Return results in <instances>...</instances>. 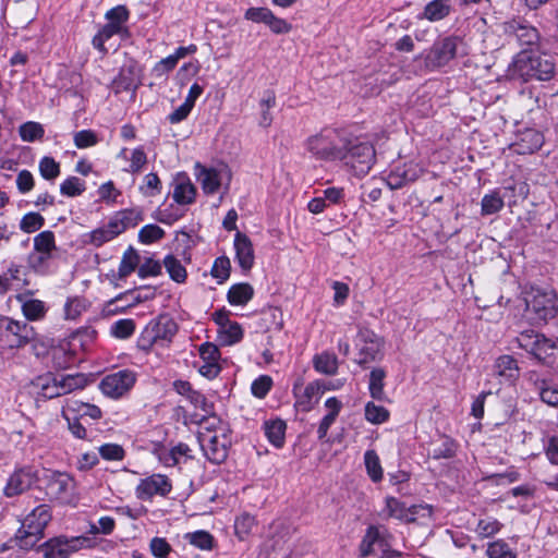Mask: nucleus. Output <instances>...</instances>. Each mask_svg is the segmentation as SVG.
I'll return each instance as SVG.
<instances>
[{
    "mask_svg": "<svg viewBox=\"0 0 558 558\" xmlns=\"http://www.w3.org/2000/svg\"><path fill=\"white\" fill-rule=\"evenodd\" d=\"M511 74L523 81H550L556 74L555 58L536 50H522L513 59Z\"/></svg>",
    "mask_w": 558,
    "mask_h": 558,
    "instance_id": "nucleus-1",
    "label": "nucleus"
},
{
    "mask_svg": "<svg viewBox=\"0 0 558 558\" xmlns=\"http://www.w3.org/2000/svg\"><path fill=\"white\" fill-rule=\"evenodd\" d=\"M525 316L534 325H543L558 315V296L548 287L526 286L522 291Z\"/></svg>",
    "mask_w": 558,
    "mask_h": 558,
    "instance_id": "nucleus-2",
    "label": "nucleus"
},
{
    "mask_svg": "<svg viewBox=\"0 0 558 558\" xmlns=\"http://www.w3.org/2000/svg\"><path fill=\"white\" fill-rule=\"evenodd\" d=\"M348 145L349 138L345 133L332 128L320 130L305 142L306 150L316 159L325 161L339 160Z\"/></svg>",
    "mask_w": 558,
    "mask_h": 558,
    "instance_id": "nucleus-3",
    "label": "nucleus"
},
{
    "mask_svg": "<svg viewBox=\"0 0 558 558\" xmlns=\"http://www.w3.org/2000/svg\"><path fill=\"white\" fill-rule=\"evenodd\" d=\"M51 520L50 509L47 505H39L25 517L21 527L11 538L22 550H29L44 537V530Z\"/></svg>",
    "mask_w": 558,
    "mask_h": 558,
    "instance_id": "nucleus-4",
    "label": "nucleus"
},
{
    "mask_svg": "<svg viewBox=\"0 0 558 558\" xmlns=\"http://www.w3.org/2000/svg\"><path fill=\"white\" fill-rule=\"evenodd\" d=\"M177 393L181 396L180 402H187L195 409H201L204 414H195V422H197L202 428L201 433H219L221 427H227L222 421L211 413L213 404L207 398L195 390L193 386H173Z\"/></svg>",
    "mask_w": 558,
    "mask_h": 558,
    "instance_id": "nucleus-5",
    "label": "nucleus"
},
{
    "mask_svg": "<svg viewBox=\"0 0 558 558\" xmlns=\"http://www.w3.org/2000/svg\"><path fill=\"white\" fill-rule=\"evenodd\" d=\"M375 158L376 151L371 143L349 138V145L342 150L339 160L343 161L354 174L362 177L372 169Z\"/></svg>",
    "mask_w": 558,
    "mask_h": 558,
    "instance_id": "nucleus-6",
    "label": "nucleus"
},
{
    "mask_svg": "<svg viewBox=\"0 0 558 558\" xmlns=\"http://www.w3.org/2000/svg\"><path fill=\"white\" fill-rule=\"evenodd\" d=\"M34 328L24 322L9 317L0 318V345L3 348H21L34 338Z\"/></svg>",
    "mask_w": 558,
    "mask_h": 558,
    "instance_id": "nucleus-7",
    "label": "nucleus"
},
{
    "mask_svg": "<svg viewBox=\"0 0 558 558\" xmlns=\"http://www.w3.org/2000/svg\"><path fill=\"white\" fill-rule=\"evenodd\" d=\"M199 444L206 458L215 463H222L227 457L231 439L228 427H221L219 433H199Z\"/></svg>",
    "mask_w": 558,
    "mask_h": 558,
    "instance_id": "nucleus-8",
    "label": "nucleus"
},
{
    "mask_svg": "<svg viewBox=\"0 0 558 558\" xmlns=\"http://www.w3.org/2000/svg\"><path fill=\"white\" fill-rule=\"evenodd\" d=\"M462 40L458 36H448L436 40L425 57L427 68L436 69L446 65L458 52Z\"/></svg>",
    "mask_w": 558,
    "mask_h": 558,
    "instance_id": "nucleus-9",
    "label": "nucleus"
},
{
    "mask_svg": "<svg viewBox=\"0 0 558 558\" xmlns=\"http://www.w3.org/2000/svg\"><path fill=\"white\" fill-rule=\"evenodd\" d=\"M354 343L359 351L357 362L362 364L380 356L384 342L373 330L360 327Z\"/></svg>",
    "mask_w": 558,
    "mask_h": 558,
    "instance_id": "nucleus-10",
    "label": "nucleus"
},
{
    "mask_svg": "<svg viewBox=\"0 0 558 558\" xmlns=\"http://www.w3.org/2000/svg\"><path fill=\"white\" fill-rule=\"evenodd\" d=\"M57 250L54 234L45 230L34 238V253L29 255V265L35 270H41Z\"/></svg>",
    "mask_w": 558,
    "mask_h": 558,
    "instance_id": "nucleus-11",
    "label": "nucleus"
},
{
    "mask_svg": "<svg viewBox=\"0 0 558 558\" xmlns=\"http://www.w3.org/2000/svg\"><path fill=\"white\" fill-rule=\"evenodd\" d=\"M85 542L84 537H73L71 539L56 537L40 546V550L44 558H68L72 553L77 551Z\"/></svg>",
    "mask_w": 558,
    "mask_h": 558,
    "instance_id": "nucleus-12",
    "label": "nucleus"
},
{
    "mask_svg": "<svg viewBox=\"0 0 558 558\" xmlns=\"http://www.w3.org/2000/svg\"><path fill=\"white\" fill-rule=\"evenodd\" d=\"M423 170L415 162L395 166L386 178V183L391 190H398L402 186L416 181Z\"/></svg>",
    "mask_w": 558,
    "mask_h": 558,
    "instance_id": "nucleus-13",
    "label": "nucleus"
},
{
    "mask_svg": "<svg viewBox=\"0 0 558 558\" xmlns=\"http://www.w3.org/2000/svg\"><path fill=\"white\" fill-rule=\"evenodd\" d=\"M171 490V484L167 476L154 474L140 482L136 487V496L142 499H149L154 495L165 496Z\"/></svg>",
    "mask_w": 558,
    "mask_h": 558,
    "instance_id": "nucleus-14",
    "label": "nucleus"
},
{
    "mask_svg": "<svg viewBox=\"0 0 558 558\" xmlns=\"http://www.w3.org/2000/svg\"><path fill=\"white\" fill-rule=\"evenodd\" d=\"M37 474L32 468H23L15 471L8 480L4 487L7 497H14L29 489L36 482Z\"/></svg>",
    "mask_w": 558,
    "mask_h": 558,
    "instance_id": "nucleus-15",
    "label": "nucleus"
},
{
    "mask_svg": "<svg viewBox=\"0 0 558 558\" xmlns=\"http://www.w3.org/2000/svg\"><path fill=\"white\" fill-rule=\"evenodd\" d=\"M505 31L508 35L514 36L523 46L536 45L541 38L537 28L517 20L506 23Z\"/></svg>",
    "mask_w": 558,
    "mask_h": 558,
    "instance_id": "nucleus-16",
    "label": "nucleus"
},
{
    "mask_svg": "<svg viewBox=\"0 0 558 558\" xmlns=\"http://www.w3.org/2000/svg\"><path fill=\"white\" fill-rule=\"evenodd\" d=\"M74 489V480L62 472H52L47 483L48 494L54 498L64 500L72 494Z\"/></svg>",
    "mask_w": 558,
    "mask_h": 558,
    "instance_id": "nucleus-17",
    "label": "nucleus"
},
{
    "mask_svg": "<svg viewBox=\"0 0 558 558\" xmlns=\"http://www.w3.org/2000/svg\"><path fill=\"white\" fill-rule=\"evenodd\" d=\"M520 371L517 360L511 355L499 356L493 367V373L500 383L518 380Z\"/></svg>",
    "mask_w": 558,
    "mask_h": 558,
    "instance_id": "nucleus-18",
    "label": "nucleus"
},
{
    "mask_svg": "<svg viewBox=\"0 0 558 558\" xmlns=\"http://www.w3.org/2000/svg\"><path fill=\"white\" fill-rule=\"evenodd\" d=\"M234 250L240 267L244 271L250 270L253 267L255 259L254 248L250 238L242 232H236L234 238Z\"/></svg>",
    "mask_w": 558,
    "mask_h": 558,
    "instance_id": "nucleus-19",
    "label": "nucleus"
},
{
    "mask_svg": "<svg viewBox=\"0 0 558 558\" xmlns=\"http://www.w3.org/2000/svg\"><path fill=\"white\" fill-rule=\"evenodd\" d=\"M295 407L298 410L308 412L320 398L319 386H294Z\"/></svg>",
    "mask_w": 558,
    "mask_h": 558,
    "instance_id": "nucleus-20",
    "label": "nucleus"
},
{
    "mask_svg": "<svg viewBox=\"0 0 558 558\" xmlns=\"http://www.w3.org/2000/svg\"><path fill=\"white\" fill-rule=\"evenodd\" d=\"M143 219V211L135 208L120 210L110 218L112 222L111 227H113L119 234L130 228H135Z\"/></svg>",
    "mask_w": 558,
    "mask_h": 558,
    "instance_id": "nucleus-21",
    "label": "nucleus"
},
{
    "mask_svg": "<svg viewBox=\"0 0 558 558\" xmlns=\"http://www.w3.org/2000/svg\"><path fill=\"white\" fill-rule=\"evenodd\" d=\"M177 323L167 315H160L150 326L147 332L150 335L151 341L157 342L158 340H171L177 333Z\"/></svg>",
    "mask_w": 558,
    "mask_h": 558,
    "instance_id": "nucleus-22",
    "label": "nucleus"
},
{
    "mask_svg": "<svg viewBox=\"0 0 558 558\" xmlns=\"http://www.w3.org/2000/svg\"><path fill=\"white\" fill-rule=\"evenodd\" d=\"M195 170L197 181L201 183L204 193H216L221 184V172L214 168H206L201 163H196Z\"/></svg>",
    "mask_w": 558,
    "mask_h": 558,
    "instance_id": "nucleus-23",
    "label": "nucleus"
},
{
    "mask_svg": "<svg viewBox=\"0 0 558 558\" xmlns=\"http://www.w3.org/2000/svg\"><path fill=\"white\" fill-rule=\"evenodd\" d=\"M544 143L543 135L534 130H529L522 134L520 140L512 145L518 154H533L538 150Z\"/></svg>",
    "mask_w": 558,
    "mask_h": 558,
    "instance_id": "nucleus-24",
    "label": "nucleus"
},
{
    "mask_svg": "<svg viewBox=\"0 0 558 558\" xmlns=\"http://www.w3.org/2000/svg\"><path fill=\"white\" fill-rule=\"evenodd\" d=\"M264 432L271 445L281 448L284 445L287 424L280 418L264 422Z\"/></svg>",
    "mask_w": 558,
    "mask_h": 558,
    "instance_id": "nucleus-25",
    "label": "nucleus"
},
{
    "mask_svg": "<svg viewBox=\"0 0 558 558\" xmlns=\"http://www.w3.org/2000/svg\"><path fill=\"white\" fill-rule=\"evenodd\" d=\"M141 263V256L138 252L130 246L122 255L119 269L118 277L119 279H125L129 275H131L135 269H138Z\"/></svg>",
    "mask_w": 558,
    "mask_h": 558,
    "instance_id": "nucleus-26",
    "label": "nucleus"
},
{
    "mask_svg": "<svg viewBox=\"0 0 558 558\" xmlns=\"http://www.w3.org/2000/svg\"><path fill=\"white\" fill-rule=\"evenodd\" d=\"M253 295L254 289L250 283H236L229 289L227 298L231 305H245Z\"/></svg>",
    "mask_w": 558,
    "mask_h": 558,
    "instance_id": "nucleus-27",
    "label": "nucleus"
},
{
    "mask_svg": "<svg viewBox=\"0 0 558 558\" xmlns=\"http://www.w3.org/2000/svg\"><path fill=\"white\" fill-rule=\"evenodd\" d=\"M387 518H393L397 520H409L410 515L415 514L414 511L407 508L403 502L395 497L386 498V507L383 510Z\"/></svg>",
    "mask_w": 558,
    "mask_h": 558,
    "instance_id": "nucleus-28",
    "label": "nucleus"
},
{
    "mask_svg": "<svg viewBox=\"0 0 558 558\" xmlns=\"http://www.w3.org/2000/svg\"><path fill=\"white\" fill-rule=\"evenodd\" d=\"M314 367L325 375H333L338 369V360L333 353L323 352L313 359Z\"/></svg>",
    "mask_w": 558,
    "mask_h": 558,
    "instance_id": "nucleus-29",
    "label": "nucleus"
},
{
    "mask_svg": "<svg viewBox=\"0 0 558 558\" xmlns=\"http://www.w3.org/2000/svg\"><path fill=\"white\" fill-rule=\"evenodd\" d=\"M196 189L189 180L179 181L173 190V199L180 205L192 204L195 199Z\"/></svg>",
    "mask_w": 558,
    "mask_h": 558,
    "instance_id": "nucleus-30",
    "label": "nucleus"
},
{
    "mask_svg": "<svg viewBox=\"0 0 558 558\" xmlns=\"http://www.w3.org/2000/svg\"><path fill=\"white\" fill-rule=\"evenodd\" d=\"M450 12L449 0H433L424 9V17L435 22L445 19Z\"/></svg>",
    "mask_w": 558,
    "mask_h": 558,
    "instance_id": "nucleus-31",
    "label": "nucleus"
},
{
    "mask_svg": "<svg viewBox=\"0 0 558 558\" xmlns=\"http://www.w3.org/2000/svg\"><path fill=\"white\" fill-rule=\"evenodd\" d=\"M218 338L222 345H232L243 338V329L236 322L227 324L222 329H218Z\"/></svg>",
    "mask_w": 558,
    "mask_h": 558,
    "instance_id": "nucleus-32",
    "label": "nucleus"
},
{
    "mask_svg": "<svg viewBox=\"0 0 558 558\" xmlns=\"http://www.w3.org/2000/svg\"><path fill=\"white\" fill-rule=\"evenodd\" d=\"M111 220L104 227L97 228L89 233V243L95 246H101L106 242L113 240L119 235L117 230L111 227Z\"/></svg>",
    "mask_w": 558,
    "mask_h": 558,
    "instance_id": "nucleus-33",
    "label": "nucleus"
},
{
    "mask_svg": "<svg viewBox=\"0 0 558 558\" xmlns=\"http://www.w3.org/2000/svg\"><path fill=\"white\" fill-rule=\"evenodd\" d=\"M364 463L371 480L375 483L380 482L383 478V468L375 450H367L364 453Z\"/></svg>",
    "mask_w": 558,
    "mask_h": 558,
    "instance_id": "nucleus-34",
    "label": "nucleus"
},
{
    "mask_svg": "<svg viewBox=\"0 0 558 558\" xmlns=\"http://www.w3.org/2000/svg\"><path fill=\"white\" fill-rule=\"evenodd\" d=\"M163 265L170 278L178 283H182L186 279V270L182 263L173 255H168L163 259Z\"/></svg>",
    "mask_w": 558,
    "mask_h": 558,
    "instance_id": "nucleus-35",
    "label": "nucleus"
},
{
    "mask_svg": "<svg viewBox=\"0 0 558 558\" xmlns=\"http://www.w3.org/2000/svg\"><path fill=\"white\" fill-rule=\"evenodd\" d=\"M502 524L497 519L487 517L478 520L475 532L481 538H488L499 533Z\"/></svg>",
    "mask_w": 558,
    "mask_h": 558,
    "instance_id": "nucleus-36",
    "label": "nucleus"
},
{
    "mask_svg": "<svg viewBox=\"0 0 558 558\" xmlns=\"http://www.w3.org/2000/svg\"><path fill=\"white\" fill-rule=\"evenodd\" d=\"M184 538L189 541L191 545L202 550H210L214 545L213 535L209 532L203 530L186 533Z\"/></svg>",
    "mask_w": 558,
    "mask_h": 558,
    "instance_id": "nucleus-37",
    "label": "nucleus"
},
{
    "mask_svg": "<svg viewBox=\"0 0 558 558\" xmlns=\"http://www.w3.org/2000/svg\"><path fill=\"white\" fill-rule=\"evenodd\" d=\"M19 133L24 142H34L44 137L45 130L40 123L28 121L20 126Z\"/></svg>",
    "mask_w": 558,
    "mask_h": 558,
    "instance_id": "nucleus-38",
    "label": "nucleus"
},
{
    "mask_svg": "<svg viewBox=\"0 0 558 558\" xmlns=\"http://www.w3.org/2000/svg\"><path fill=\"white\" fill-rule=\"evenodd\" d=\"M486 555L488 558H517L515 553L504 539H497L489 543Z\"/></svg>",
    "mask_w": 558,
    "mask_h": 558,
    "instance_id": "nucleus-39",
    "label": "nucleus"
},
{
    "mask_svg": "<svg viewBox=\"0 0 558 558\" xmlns=\"http://www.w3.org/2000/svg\"><path fill=\"white\" fill-rule=\"evenodd\" d=\"M255 518L248 513H242L234 521V532L240 539H244L252 533L255 526Z\"/></svg>",
    "mask_w": 558,
    "mask_h": 558,
    "instance_id": "nucleus-40",
    "label": "nucleus"
},
{
    "mask_svg": "<svg viewBox=\"0 0 558 558\" xmlns=\"http://www.w3.org/2000/svg\"><path fill=\"white\" fill-rule=\"evenodd\" d=\"M22 311L27 319L36 320L44 317L46 313V306L43 301L32 299L23 302Z\"/></svg>",
    "mask_w": 558,
    "mask_h": 558,
    "instance_id": "nucleus-41",
    "label": "nucleus"
},
{
    "mask_svg": "<svg viewBox=\"0 0 558 558\" xmlns=\"http://www.w3.org/2000/svg\"><path fill=\"white\" fill-rule=\"evenodd\" d=\"M365 418L372 424H383L389 418V412L381 405L367 402L365 405Z\"/></svg>",
    "mask_w": 558,
    "mask_h": 558,
    "instance_id": "nucleus-42",
    "label": "nucleus"
},
{
    "mask_svg": "<svg viewBox=\"0 0 558 558\" xmlns=\"http://www.w3.org/2000/svg\"><path fill=\"white\" fill-rule=\"evenodd\" d=\"M136 373L131 369H120L101 378L100 384H134Z\"/></svg>",
    "mask_w": 558,
    "mask_h": 558,
    "instance_id": "nucleus-43",
    "label": "nucleus"
},
{
    "mask_svg": "<svg viewBox=\"0 0 558 558\" xmlns=\"http://www.w3.org/2000/svg\"><path fill=\"white\" fill-rule=\"evenodd\" d=\"M85 191V183L77 177L64 180L60 185V192L68 197L81 195Z\"/></svg>",
    "mask_w": 558,
    "mask_h": 558,
    "instance_id": "nucleus-44",
    "label": "nucleus"
},
{
    "mask_svg": "<svg viewBox=\"0 0 558 558\" xmlns=\"http://www.w3.org/2000/svg\"><path fill=\"white\" fill-rule=\"evenodd\" d=\"M165 231L157 225H146L138 232V241L143 244H150L161 240Z\"/></svg>",
    "mask_w": 558,
    "mask_h": 558,
    "instance_id": "nucleus-45",
    "label": "nucleus"
},
{
    "mask_svg": "<svg viewBox=\"0 0 558 558\" xmlns=\"http://www.w3.org/2000/svg\"><path fill=\"white\" fill-rule=\"evenodd\" d=\"M542 337L543 335L536 333L534 330H524L515 338V342L519 348L531 353L535 350Z\"/></svg>",
    "mask_w": 558,
    "mask_h": 558,
    "instance_id": "nucleus-46",
    "label": "nucleus"
},
{
    "mask_svg": "<svg viewBox=\"0 0 558 558\" xmlns=\"http://www.w3.org/2000/svg\"><path fill=\"white\" fill-rule=\"evenodd\" d=\"M45 223L44 217L38 213H28L26 214L21 222L20 228L22 231L26 233H33L39 230Z\"/></svg>",
    "mask_w": 558,
    "mask_h": 558,
    "instance_id": "nucleus-47",
    "label": "nucleus"
},
{
    "mask_svg": "<svg viewBox=\"0 0 558 558\" xmlns=\"http://www.w3.org/2000/svg\"><path fill=\"white\" fill-rule=\"evenodd\" d=\"M39 171L46 180H54L60 174V163L46 156L39 161Z\"/></svg>",
    "mask_w": 558,
    "mask_h": 558,
    "instance_id": "nucleus-48",
    "label": "nucleus"
},
{
    "mask_svg": "<svg viewBox=\"0 0 558 558\" xmlns=\"http://www.w3.org/2000/svg\"><path fill=\"white\" fill-rule=\"evenodd\" d=\"M135 331L133 319H119L111 326V335L119 339H126Z\"/></svg>",
    "mask_w": 558,
    "mask_h": 558,
    "instance_id": "nucleus-49",
    "label": "nucleus"
},
{
    "mask_svg": "<svg viewBox=\"0 0 558 558\" xmlns=\"http://www.w3.org/2000/svg\"><path fill=\"white\" fill-rule=\"evenodd\" d=\"M379 541V531L376 526H369L363 537L360 551L362 557H367L373 553V546Z\"/></svg>",
    "mask_w": 558,
    "mask_h": 558,
    "instance_id": "nucleus-50",
    "label": "nucleus"
},
{
    "mask_svg": "<svg viewBox=\"0 0 558 558\" xmlns=\"http://www.w3.org/2000/svg\"><path fill=\"white\" fill-rule=\"evenodd\" d=\"M161 264L158 260L149 257L140 264L137 275L142 279L147 277H156L161 274Z\"/></svg>",
    "mask_w": 558,
    "mask_h": 558,
    "instance_id": "nucleus-51",
    "label": "nucleus"
},
{
    "mask_svg": "<svg viewBox=\"0 0 558 558\" xmlns=\"http://www.w3.org/2000/svg\"><path fill=\"white\" fill-rule=\"evenodd\" d=\"M72 391L70 386H41V390L37 392L36 401L49 400Z\"/></svg>",
    "mask_w": 558,
    "mask_h": 558,
    "instance_id": "nucleus-52",
    "label": "nucleus"
},
{
    "mask_svg": "<svg viewBox=\"0 0 558 558\" xmlns=\"http://www.w3.org/2000/svg\"><path fill=\"white\" fill-rule=\"evenodd\" d=\"M504 207L502 198L497 194L485 195L482 199V214L493 215Z\"/></svg>",
    "mask_w": 558,
    "mask_h": 558,
    "instance_id": "nucleus-53",
    "label": "nucleus"
},
{
    "mask_svg": "<svg viewBox=\"0 0 558 558\" xmlns=\"http://www.w3.org/2000/svg\"><path fill=\"white\" fill-rule=\"evenodd\" d=\"M73 140L75 146L80 149L95 146L98 143V137L92 130L76 132Z\"/></svg>",
    "mask_w": 558,
    "mask_h": 558,
    "instance_id": "nucleus-54",
    "label": "nucleus"
},
{
    "mask_svg": "<svg viewBox=\"0 0 558 558\" xmlns=\"http://www.w3.org/2000/svg\"><path fill=\"white\" fill-rule=\"evenodd\" d=\"M230 259L226 256L218 257L214 266L211 268L213 277L219 279L220 281L227 280L230 276Z\"/></svg>",
    "mask_w": 558,
    "mask_h": 558,
    "instance_id": "nucleus-55",
    "label": "nucleus"
},
{
    "mask_svg": "<svg viewBox=\"0 0 558 558\" xmlns=\"http://www.w3.org/2000/svg\"><path fill=\"white\" fill-rule=\"evenodd\" d=\"M98 451L105 460L118 461L124 457L123 448L117 444H105L99 447Z\"/></svg>",
    "mask_w": 558,
    "mask_h": 558,
    "instance_id": "nucleus-56",
    "label": "nucleus"
},
{
    "mask_svg": "<svg viewBox=\"0 0 558 558\" xmlns=\"http://www.w3.org/2000/svg\"><path fill=\"white\" fill-rule=\"evenodd\" d=\"M106 19L120 27H124V23L129 20V10L124 5H118L106 13Z\"/></svg>",
    "mask_w": 558,
    "mask_h": 558,
    "instance_id": "nucleus-57",
    "label": "nucleus"
},
{
    "mask_svg": "<svg viewBox=\"0 0 558 558\" xmlns=\"http://www.w3.org/2000/svg\"><path fill=\"white\" fill-rule=\"evenodd\" d=\"M150 551L156 558H166L171 551V546L162 537H154L149 544Z\"/></svg>",
    "mask_w": 558,
    "mask_h": 558,
    "instance_id": "nucleus-58",
    "label": "nucleus"
},
{
    "mask_svg": "<svg viewBox=\"0 0 558 558\" xmlns=\"http://www.w3.org/2000/svg\"><path fill=\"white\" fill-rule=\"evenodd\" d=\"M555 350L554 343L545 338L544 336L541 338L539 342L536 344L535 350L531 352L537 360L542 361L546 357L550 356Z\"/></svg>",
    "mask_w": 558,
    "mask_h": 558,
    "instance_id": "nucleus-59",
    "label": "nucleus"
},
{
    "mask_svg": "<svg viewBox=\"0 0 558 558\" xmlns=\"http://www.w3.org/2000/svg\"><path fill=\"white\" fill-rule=\"evenodd\" d=\"M75 380L74 384H88L89 381H94L95 378L93 377V375L90 374L89 376H86L84 374H59V375H54L52 377V383L51 384H54V385H58V384H65L66 380Z\"/></svg>",
    "mask_w": 558,
    "mask_h": 558,
    "instance_id": "nucleus-60",
    "label": "nucleus"
},
{
    "mask_svg": "<svg viewBox=\"0 0 558 558\" xmlns=\"http://www.w3.org/2000/svg\"><path fill=\"white\" fill-rule=\"evenodd\" d=\"M271 13L267 8H250L244 16L248 21L267 24Z\"/></svg>",
    "mask_w": 558,
    "mask_h": 558,
    "instance_id": "nucleus-61",
    "label": "nucleus"
},
{
    "mask_svg": "<svg viewBox=\"0 0 558 558\" xmlns=\"http://www.w3.org/2000/svg\"><path fill=\"white\" fill-rule=\"evenodd\" d=\"M177 63V59L173 57V54H170L167 58L161 59L158 63H156V65L153 69V72L155 73L156 76H163L168 72L172 71L175 68Z\"/></svg>",
    "mask_w": 558,
    "mask_h": 558,
    "instance_id": "nucleus-62",
    "label": "nucleus"
},
{
    "mask_svg": "<svg viewBox=\"0 0 558 558\" xmlns=\"http://www.w3.org/2000/svg\"><path fill=\"white\" fill-rule=\"evenodd\" d=\"M16 185L21 193H27L34 187L33 174L27 170H22L16 177Z\"/></svg>",
    "mask_w": 558,
    "mask_h": 558,
    "instance_id": "nucleus-63",
    "label": "nucleus"
},
{
    "mask_svg": "<svg viewBox=\"0 0 558 558\" xmlns=\"http://www.w3.org/2000/svg\"><path fill=\"white\" fill-rule=\"evenodd\" d=\"M538 393L545 403L558 405V386H543Z\"/></svg>",
    "mask_w": 558,
    "mask_h": 558,
    "instance_id": "nucleus-64",
    "label": "nucleus"
}]
</instances>
